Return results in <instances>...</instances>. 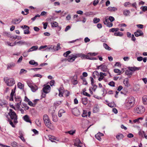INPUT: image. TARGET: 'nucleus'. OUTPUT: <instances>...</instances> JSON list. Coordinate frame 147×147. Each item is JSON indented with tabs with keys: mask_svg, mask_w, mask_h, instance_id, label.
I'll list each match as a JSON object with an SVG mask.
<instances>
[{
	"mask_svg": "<svg viewBox=\"0 0 147 147\" xmlns=\"http://www.w3.org/2000/svg\"><path fill=\"white\" fill-rule=\"evenodd\" d=\"M135 100L134 98L131 96H129L126 100L125 105L128 109L132 107L135 103Z\"/></svg>",
	"mask_w": 147,
	"mask_h": 147,
	"instance_id": "nucleus-1",
	"label": "nucleus"
},
{
	"mask_svg": "<svg viewBox=\"0 0 147 147\" xmlns=\"http://www.w3.org/2000/svg\"><path fill=\"white\" fill-rule=\"evenodd\" d=\"M43 120L46 126L51 129H53V125L51 123L49 118L47 115L45 114L43 115Z\"/></svg>",
	"mask_w": 147,
	"mask_h": 147,
	"instance_id": "nucleus-2",
	"label": "nucleus"
},
{
	"mask_svg": "<svg viewBox=\"0 0 147 147\" xmlns=\"http://www.w3.org/2000/svg\"><path fill=\"white\" fill-rule=\"evenodd\" d=\"M27 83L33 92H35L38 90V88L37 86L33 84L32 81L30 80L27 81Z\"/></svg>",
	"mask_w": 147,
	"mask_h": 147,
	"instance_id": "nucleus-3",
	"label": "nucleus"
},
{
	"mask_svg": "<svg viewBox=\"0 0 147 147\" xmlns=\"http://www.w3.org/2000/svg\"><path fill=\"white\" fill-rule=\"evenodd\" d=\"M9 114L10 115L11 119H13V122L14 123H17L18 122L17 121V116L15 112L13 111L12 109H9Z\"/></svg>",
	"mask_w": 147,
	"mask_h": 147,
	"instance_id": "nucleus-4",
	"label": "nucleus"
},
{
	"mask_svg": "<svg viewBox=\"0 0 147 147\" xmlns=\"http://www.w3.org/2000/svg\"><path fill=\"white\" fill-rule=\"evenodd\" d=\"M78 57H79V53L72 54L69 56L67 60L69 62H72L74 61L75 59Z\"/></svg>",
	"mask_w": 147,
	"mask_h": 147,
	"instance_id": "nucleus-5",
	"label": "nucleus"
},
{
	"mask_svg": "<svg viewBox=\"0 0 147 147\" xmlns=\"http://www.w3.org/2000/svg\"><path fill=\"white\" fill-rule=\"evenodd\" d=\"M135 109V112L138 113H141L144 112L145 110V108L142 106L136 107Z\"/></svg>",
	"mask_w": 147,
	"mask_h": 147,
	"instance_id": "nucleus-6",
	"label": "nucleus"
},
{
	"mask_svg": "<svg viewBox=\"0 0 147 147\" xmlns=\"http://www.w3.org/2000/svg\"><path fill=\"white\" fill-rule=\"evenodd\" d=\"M6 83L7 86H11L15 84V82L14 79L11 78L8 79L7 80Z\"/></svg>",
	"mask_w": 147,
	"mask_h": 147,
	"instance_id": "nucleus-7",
	"label": "nucleus"
},
{
	"mask_svg": "<svg viewBox=\"0 0 147 147\" xmlns=\"http://www.w3.org/2000/svg\"><path fill=\"white\" fill-rule=\"evenodd\" d=\"M79 54V57H80L82 59H89L90 60L91 57H90V55L87 54V55H85L82 53H80Z\"/></svg>",
	"mask_w": 147,
	"mask_h": 147,
	"instance_id": "nucleus-8",
	"label": "nucleus"
},
{
	"mask_svg": "<svg viewBox=\"0 0 147 147\" xmlns=\"http://www.w3.org/2000/svg\"><path fill=\"white\" fill-rule=\"evenodd\" d=\"M134 34L136 37H138L140 36H143V32L140 29L137 30L136 32H134Z\"/></svg>",
	"mask_w": 147,
	"mask_h": 147,
	"instance_id": "nucleus-9",
	"label": "nucleus"
},
{
	"mask_svg": "<svg viewBox=\"0 0 147 147\" xmlns=\"http://www.w3.org/2000/svg\"><path fill=\"white\" fill-rule=\"evenodd\" d=\"M72 113L75 116H78L80 114V112L76 108L73 109L72 110Z\"/></svg>",
	"mask_w": 147,
	"mask_h": 147,
	"instance_id": "nucleus-10",
	"label": "nucleus"
},
{
	"mask_svg": "<svg viewBox=\"0 0 147 147\" xmlns=\"http://www.w3.org/2000/svg\"><path fill=\"white\" fill-rule=\"evenodd\" d=\"M50 88V86L49 85H47L43 88V91L45 93H48L49 92Z\"/></svg>",
	"mask_w": 147,
	"mask_h": 147,
	"instance_id": "nucleus-11",
	"label": "nucleus"
},
{
	"mask_svg": "<svg viewBox=\"0 0 147 147\" xmlns=\"http://www.w3.org/2000/svg\"><path fill=\"white\" fill-rule=\"evenodd\" d=\"M128 69L131 71H136L138 70L141 69L140 67H129Z\"/></svg>",
	"mask_w": 147,
	"mask_h": 147,
	"instance_id": "nucleus-12",
	"label": "nucleus"
},
{
	"mask_svg": "<svg viewBox=\"0 0 147 147\" xmlns=\"http://www.w3.org/2000/svg\"><path fill=\"white\" fill-rule=\"evenodd\" d=\"M15 63H8L7 65V69H11L13 68L15 66Z\"/></svg>",
	"mask_w": 147,
	"mask_h": 147,
	"instance_id": "nucleus-13",
	"label": "nucleus"
},
{
	"mask_svg": "<svg viewBox=\"0 0 147 147\" xmlns=\"http://www.w3.org/2000/svg\"><path fill=\"white\" fill-rule=\"evenodd\" d=\"M23 118L24 119L26 122H29L30 123H31V121H30L29 117L28 115H26L24 116Z\"/></svg>",
	"mask_w": 147,
	"mask_h": 147,
	"instance_id": "nucleus-14",
	"label": "nucleus"
},
{
	"mask_svg": "<svg viewBox=\"0 0 147 147\" xmlns=\"http://www.w3.org/2000/svg\"><path fill=\"white\" fill-rule=\"evenodd\" d=\"M38 49V46H33L28 50V52H29L34 51L37 50Z\"/></svg>",
	"mask_w": 147,
	"mask_h": 147,
	"instance_id": "nucleus-15",
	"label": "nucleus"
},
{
	"mask_svg": "<svg viewBox=\"0 0 147 147\" xmlns=\"http://www.w3.org/2000/svg\"><path fill=\"white\" fill-rule=\"evenodd\" d=\"M7 102L4 100H0V105L1 106H6Z\"/></svg>",
	"mask_w": 147,
	"mask_h": 147,
	"instance_id": "nucleus-16",
	"label": "nucleus"
},
{
	"mask_svg": "<svg viewBox=\"0 0 147 147\" xmlns=\"http://www.w3.org/2000/svg\"><path fill=\"white\" fill-rule=\"evenodd\" d=\"M20 21L19 19H14L12 20L11 22L13 24H19Z\"/></svg>",
	"mask_w": 147,
	"mask_h": 147,
	"instance_id": "nucleus-17",
	"label": "nucleus"
},
{
	"mask_svg": "<svg viewBox=\"0 0 147 147\" xmlns=\"http://www.w3.org/2000/svg\"><path fill=\"white\" fill-rule=\"evenodd\" d=\"M142 99L143 104L144 105H147V96H143Z\"/></svg>",
	"mask_w": 147,
	"mask_h": 147,
	"instance_id": "nucleus-18",
	"label": "nucleus"
},
{
	"mask_svg": "<svg viewBox=\"0 0 147 147\" xmlns=\"http://www.w3.org/2000/svg\"><path fill=\"white\" fill-rule=\"evenodd\" d=\"M107 9L111 12L115 11L117 10V9L115 7H109Z\"/></svg>",
	"mask_w": 147,
	"mask_h": 147,
	"instance_id": "nucleus-19",
	"label": "nucleus"
},
{
	"mask_svg": "<svg viewBox=\"0 0 147 147\" xmlns=\"http://www.w3.org/2000/svg\"><path fill=\"white\" fill-rule=\"evenodd\" d=\"M102 134L100 133H98L97 134L95 135V138L99 141H100L101 140V138L100 137V136H102Z\"/></svg>",
	"mask_w": 147,
	"mask_h": 147,
	"instance_id": "nucleus-20",
	"label": "nucleus"
},
{
	"mask_svg": "<svg viewBox=\"0 0 147 147\" xmlns=\"http://www.w3.org/2000/svg\"><path fill=\"white\" fill-rule=\"evenodd\" d=\"M101 69L103 71H107L108 69L107 68V67L106 65L102 64L101 65Z\"/></svg>",
	"mask_w": 147,
	"mask_h": 147,
	"instance_id": "nucleus-21",
	"label": "nucleus"
},
{
	"mask_svg": "<svg viewBox=\"0 0 147 147\" xmlns=\"http://www.w3.org/2000/svg\"><path fill=\"white\" fill-rule=\"evenodd\" d=\"M18 99L19 100V102H18L17 103L16 106L18 108H19L20 107V105L21 102V99L20 98H15V100L16 101H17V100Z\"/></svg>",
	"mask_w": 147,
	"mask_h": 147,
	"instance_id": "nucleus-22",
	"label": "nucleus"
},
{
	"mask_svg": "<svg viewBox=\"0 0 147 147\" xmlns=\"http://www.w3.org/2000/svg\"><path fill=\"white\" fill-rule=\"evenodd\" d=\"M29 63L31 65H34L35 66H37L38 65V63L36 62L34 60H31L29 62Z\"/></svg>",
	"mask_w": 147,
	"mask_h": 147,
	"instance_id": "nucleus-23",
	"label": "nucleus"
},
{
	"mask_svg": "<svg viewBox=\"0 0 147 147\" xmlns=\"http://www.w3.org/2000/svg\"><path fill=\"white\" fill-rule=\"evenodd\" d=\"M123 136L122 134H119L116 136V138L118 140L123 139Z\"/></svg>",
	"mask_w": 147,
	"mask_h": 147,
	"instance_id": "nucleus-24",
	"label": "nucleus"
},
{
	"mask_svg": "<svg viewBox=\"0 0 147 147\" xmlns=\"http://www.w3.org/2000/svg\"><path fill=\"white\" fill-rule=\"evenodd\" d=\"M88 102V99L87 98H83L82 99V103L85 105H86Z\"/></svg>",
	"mask_w": 147,
	"mask_h": 147,
	"instance_id": "nucleus-25",
	"label": "nucleus"
},
{
	"mask_svg": "<svg viewBox=\"0 0 147 147\" xmlns=\"http://www.w3.org/2000/svg\"><path fill=\"white\" fill-rule=\"evenodd\" d=\"M114 35L117 36H122L123 35V34L122 32H117L114 33Z\"/></svg>",
	"mask_w": 147,
	"mask_h": 147,
	"instance_id": "nucleus-26",
	"label": "nucleus"
},
{
	"mask_svg": "<svg viewBox=\"0 0 147 147\" xmlns=\"http://www.w3.org/2000/svg\"><path fill=\"white\" fill-rule=\"evenodd\" d=\"M142 119H143L142 118L140 117L138 119H136L134 120L133 121V122L135 123H140V122L139 121L140 120H142Z\"/></svg>",
	"mask_w": 147,
	"mask_h": 147,
	"instance_id": "nucleus-27",
	"label": "nucleus"
},
{
	"mask_svg": "<svg viewBox=\"0 0 147 147\" xmlns=\"http://www.w3.org/2000/svg\"><path fill=\"white\" fill-rule=\"evenodd\" d=\"M60 44L59 43H58L57 44V46H55L54 47V51H57L61 49L60 47Z\"/></svg>",
	"mask_w": 147,
	"mask_h": 147,
	"instance_id": "nucleus-28",
	"label": "nucleus"
},
{
	"mask_svg": "<svg viewBox=\"0 0 147 147\" xmlns=\"http://www.w3.org/2000/svg\"><path fill=\"white\" fill-rule=\"evenodd\" d=\"M125 74L126 75L128 76H130L132 74V73L131 71L130 70H127L125 72Z\"/></svg>",
	"mask_w": 147,
	"mask_h": 147,
	"instance_id": "nucleus-29",
	"label": "nucleus"
},
{
	"mask_svg": "<svg viewBox=\"0 0 147 147\" xmlns=\"http://www.w3.org/2000/svg\"><path fill=\"white\" fill-rule=\"evenodd\" d=\"M123 83L125 85L127 86H129V81L127 79H125L123 81Z\"/></svg>",
	"mask_w": 147,
	"mask_h": 147,
	"instance_id": "nucleus-30",
	"label": "nucleus"
},
{
	"mask_svg": "<svg viewBox=\"0 0 147 147\" xmlns=\"http://www.w3.org/2000/svg\"><path fill=\"white\" fill-rule=\"evenodd\" d=\"M36 123V125L39 126H40L41 125V121L39 119H36L35 121Z\"/></svg>",
	"mask_w": 147,
	"mask_h": 147,
	"instance_id": "nucleus-31",
	"label": "nucleus"
},
{
	"mask_svg": "<svg viewBox=\"0 0 147 147\" xmlns=\"http://www.w3.org/2000/svg\"><path fill=\"white\" fill-rule=\"evenodd\" d=\"M103 46L106 49L108 50H110L111 49V48L108 46L106 43L103 44Z\"/></svg>",
	"mask_w": 147,
	"mask_h": 147,
	"instance_id": "nucleus-32",
	"label": "nucleus"
},
{
	"mask_svg": "<svg viewBox=\"0 0 147 147\" xmlns=\"http://www.w3.org/2000/svg\"><path fill=\"white\" fill-rule=\"evenodd\" d=\"M52 27H56L58 26V23L56 22H53L51 23Z\"/></svg>",
	"mask_w": 147,
	"mask_h": 147,
	"instance_id": "nucleus-33",
	"label": "nucleus"
},
{
	"mask_svg": "<svg viewBox=\"0 0 147 147\" xmlns=\"http://www.w3.org/2000/svg\"><path fill=\"white\" fill-rule=\"evenodd\" d=\"M103 20L104 24L105 25H106V24H107V23H108V22H109V19L107 18V17H106Z\"/></svg>",
	"mask_w": 147,
	"mask_h": 147,
	"instance_id": "nucleus-34",
	"label": "nucleus"
},
{
	"mask_svg": "<svg viewBox=\"0 0 147 147\" xmlns=\"http://www.w3.org/2000/svg\"><path fill=\"white\" fill-rule=\"evenodd\" d=\"M129 13V11L127 10H124L123 12L124 15L125 16H127Z\"/></svg>",
	"mask_w": 147,
	"mask_h": 147,
	"instance_id": "nucleus-35",
	"label": "nucleus"
},
{
	"mask_svg": "<svg viewBox=\"0 0 147 147\" xmlns=\"http://www.w3.org/2000/svg\"><path fill=\"white\" fill-rule=\"evenodd\" d=\"M81 79L83 81V84L86 85L87 84V82L86 80V79L82 77Z\"/></svg>",
	"mask_w": 147,
	"mask_h": 147,
	"instance_id": "nucleus-36",
	"label": "nucleus"
},
{
	"mask_svg": "<svg viewBox=\"0 0 147 147\" xmlns=\"http://www.w3.org/2000/svg\"><path fill=\"white\" fill-rule=\"evenodd\" d=\"M100 21V19L96 18H94L93 19V22L94 23H96Z\"/></svg>",
	"mask_w": 147,
	"mask_h": 147,
	"instance_id": "nucleus-37",
	"label": "nucleus"
},
{
	"mask_svg": "<svg viewBox=\"0 0 147 147\" xmlns=\"http://www.w3.org/2000/svg\"><path fill=\"white\" fill-rule=\"evenodd\" d=\"M63 113V110H61L59 111L58 115L59 117H61L62 114Z\"/></svg>",
	"mask_w": 147,
	"mask_h": 147,
	"instance_id": "nucleus-38",
	"label": "nucleus"
},
{
	"mask_svg": "<svg viewBox=\"0 0 147 147\" xmlns=\"http://www.w3.org/2000/svg\"><path fill=\"white\" fill-rule=\"evenodd\" d=\"M55 45H52L48 47L46 50H53L54 51Z\"/></svg>",
	"mask_w": 147,
	"mask_h": 147,
	"instance_id": "nucleus-39",
	"label": "nucleus"
},
{
	"mask_svg": "<svg viewBox=\"0 0 147 147\" xmlns=\"http://www.w3.org/2000/svg\"><path fill=\"white\" fill-rule=\"evenodd\" d=\"M27 72V71L25 69H21L20 72V74H25Z\"/></svg>",
	"mask_w": 147,
	"mask_h": 147,
	"instance_id": "nucleus-40",
	"label": "nucleus"
},
{
	"mask_svg": "<svg viewBox=\"0 0 147 147\" xmlns=\"http://www.w3.org/2000/svg\"><path fill=\"white\" fill-rule=\"evenodd\" d=\"M114 71L115 73L119 74H121V72L120 70L117 69H114Z\"/></svg>",
	"mask_w": 147,
	"mask_h": 147,
	"instance_id": "nucleus-41",
	"label": "nucleus"
},
{
	"mask_svg": "<svg viewBox=\"0 0 147 147\" xmlns=\"http://www.w3.org/2000/svg\"><path fill=\"white\" fill-rule=\"evenodd\" d=\"M88 54L90 55V56H93L96 55L98 54V53H88Z\"/></svg>",
	"mask_w": 147,
	"mask_h": 147,
	"instance_id": "nucleus-42",
	"label": "nucleus"
},
{
	"mask_svg": "<svg viewBox=\"0 0 147 147\" xmlns=\"http://www.w3.org/2000/svg\"><path fill=\"white\" fill-rule=\"evenodd\" d=\"M109 106L111 107H115V104L114 102H112L108 104Z\"/></svg>",
	"mask_w": 147,
	"mask_h": 147,
	"instance_id": "nucleus-43",
	"label": "nucleus"
},
{
	"mask_svg": "<svg viewBox=\"0 0 147 147\" xmlns=\"http://www.w3.org/2000/svg\"><path fill=\"white\" fill-rule=\"evenodd\" d=\"M71 53V51H69L66 52L65 53H64L63 55L65 57H67L68 56V55Z\"/></svg>",
	"mask_w": 147,
	"mask_h": 147,
	"instance_id": "nucleus-44",
	"label": "nucleus"
},
{
	"mask_svg": "<svg viewBox=\"0 0 147 147\" xmlns=\"http://www.w3.org/2000/svg\"><path fill=\"white\" fill-rule=\"evenodd\" d=\"M61 103V101H58L54 103V105L55 106H58L59 105H60Z\"/></svg>",
	"mask_w": 147,
	"mask_h": 147,
	"instance_id": "nucleus-45",
	"label": "nucleus"
},
{
	"mask_svg": "<svg viewBox=\"0 0 147 147\" xmlns=\"http://www.w3.org/2000/svg\"><path fill=\"white\" fill-rule=\"evenodd\" d=\"M107 26L108 27H111L113 26V24L112 23L109 22L107 23V24H106Z\"/></svg>",
	"mask_w": 147,
	"mask_h": 147,
	"instance_id": "nucleus-46",
	"label": "nucleus"
},
{
	"mask_svg": "<svg viewBox=\"0 0 147 147\" xmlns=\"http://www.w3.org/2000/svg\"><path fill=\"white\" fill-rule=\"evenodd\" d=\"M77 76L76 75H75L73 77L72 81H77Z\"/></svg>",
	"mask_w": 147,
	"mask_h": 147,
	"instance_id": "nucleus-47",
	"label": "nucleus"
},
{
	"mask_svg": "<svg viewBox=\"0 0 147 147\" xmlns=\"http://www.w3.org/2000/svg\"><path fill=\"white\" fill-rule=\"evenodd\" d=\"M108 84L111 86L114 87L115 86V83L113 81L110 82Z\"/></svg>",
	"mask_w": 147,
	"mask_h": 147,
	"instance_id": "nucleus-48",
	"label": "nucleus"
},
{
	"mask_svg": "<svg viewBox=\"0 0 147 147\" xmlns=\"http://www.w3.org/2000/svg\"><path fill=\"white\" fill-rule=\"evenodd\" d=\"M28 103L29 105H30L32 107H34L36 103H35V104H34L32 103V102L30 101H29L28 102Z\"/></svg>",
	"mask_w": 147,
	"mask_h": 147,
	"instance_id": "nucleus-49",
	"label": "nucleus"
},
{
	"mask_svg": "<svg viewBox=\"0 0 147 147\" xmlns=\"http://www.w3.org/2000/svg\"><path fill=\"white\" fill-rule=\"evenodd\" d=\"M11 146L13 147H17V143L15 142H13L11 143Z\"/></svg>",
	"mask_w": 147,
	"mask_h": 147,
	"instance_id": "nucleus-50",
	"label": "nucleus"
},
{
	"mask_svg": "<svg viewBox=\"0 0 147 147\" xmlns=\"http://www.w3.org/2000/svg\"><path fill=\"white\" fill-rule=\"evenodd\" d=\"M109 20H110L111 22H112L115 20L114 18L112 16H110L109 18Z\"/></svg>",
	"mask_w": 147,
	"mask_h": 147,
	"instance_id": "nucleus-51",
	"label": "nucleus"
},
{
	"mask_svg": "<svg viewBox=\"0 0 147 147\" xmlns=\"http://www.w3.org/2000/svg\"><path fill=\"white\" fill-rule=\"evenodd\" d=\"M98 2L99 1L98 0H94L93 2V5L94 6H95L98 3Z\"/></svg>",
	"mask_w": 147,
	"mask_h": 147,
	"instance_id": "nucleus-52",
	"label": "nucleus"
},
{
	"mask_svg": "<svg viewBox=\"0 0 147 147\" xmlns=\"http://www.w3.org/2000/svg\"><path fill=\"white\" fill-rule=\"evenodd\" d=\"M40 15H37L36 16H35L34 18H31V20H32V21H34V20H35L37 17H40Z\"/></svg>",
	"mask_w": 147,
	"mask_h": 147,
	"instance_id": "nucleus-53",
	"label": "nucleus"
},
{
	"mask_svg": "<svg viewBox=\"0 0 147 147\" xmlns=\"http://www.w3.org/2000/svg\"><path fill=\"white\" fill-rule=\"evenodd\" d=\"M16 89V88H15V89L13 90V89L12 90L10 94V96H13L14 94L15 93V90Z\"/></svg>",
	"mask_w": 147,
	"mask_h": 147,
	"instance_id": "nucleus-54",
	"label": "nucleus"
},
{
	"mask_svg": "<svg viewBox=\"0 0 147 147\" xmlns=\"http://www.w3.org/2000/svg\"><path fill=\"white\" fill-rule=\"evenodd\" d=\"M141 8H142V10L143 11H145L147 10V6H143Z\"/></svg>",
	"mask_w": 147,
	"mask_h": 147,
	"instance_id": "nucleus-55",
	"label": "nucleus"
},
{
	"mask_svg": "<svg viewBox=\"0 0 147 147\" xmlns=\"http://www.w3.org/2000/svg\"><path fill=\"white\" fill-rule=\"evenodd\" d=\"M18 87L20 89H21L22 88V84L21 83H20V82H18Z\"/></svg>",
	"mask_w": 147,
	"mask_h": 147,
	"instance_id": "nucleus-56",
	"label": "nucleus"
},
{
	"mask_svg": "<svg viewBox=\"0 0 147 147\" xmlns=\"http://www.w3.org/2000/svg\"><path fill=\"white\" fill-rule=\"evenodd\" d=\"M28 29H29L27 28V30H25L24 31V33L25 34H28L30 32Z\"/></svg>",
	"mask_w": 147,
	"mask_h": 147,
	"instance_id": "nucleus-57",
	"label": "nucleus"
},
{
	"mask_svg": "<svg viewBox=\"0 0 147 147\" xmlns=\"http://www.w3.org/2000/svg\"><path fill=\"white\" fill-rule=\"evenodd\" d=\"M139 28L142 29L143 28V25L142 24H138L136 25Z\"/></svg>",
	"mask_w": 147,
	"mask_h": 147,
	"instance_id": "nucleus-58",
	"label": "nucleus"
},
{
	"mask_svg": "<svg viewBox=\"0 0 147 147\" xmlns=\"http://www.w3.org/2000/svg\"><path fill=\"white\" fill-rule=\"evenodd\" d=\"M131 5V3L129 2H126L124 3V6L125 7H127V6L129 5Z\"/></svg>",
	"mask_w": 147,
	"mask_h": 147,
	"instance_id": "nucleus-59",
	"label": "nucleus"
},
{
	"mask_svg": "<svg viewBox=\"0 0 147 147\" xmlns=\"http://www.w3.org/2000/svg\"><path fill=\"white\" fill-rule=\"evenodd\" d=\"M59 92V95L60 97H62L63 96V93L64 92L63 91H60V92Z\"/></svg>",
	"mask_w": 147,
	"mask_h": 147,
	"instance_id": "nucleus-60",
	"label": "nucleus"
},
{
	"mask_svg": "<svg viewBox=\"0 0 147 147\" xmlns=\"http://www.w3.org/2000/svg\"><path fill=\"white\" fill-rule=\"evenodd\" d=\"M9 124L11 125V126L13 127H15V125L13 124V122L10 120H9Z\"/></svg>",
	"mask_w": 147,
	"mask_h": 147,
	"instance_id": "nucleus-61",
	"label": "nucleus"
},
{
	"mask_svg": "<svg viewBox=\"0 0 147 147\" xmlns=\"http://www.w3.org/2000/svg\"><path fill=\"white\" fill-rule=\"evenodd\" d=\"M47 12L45 11H43L41 13L40 15L41 16H45L47 14Z\"/></svg>",
	"mask_w": 147,
	"mask_h": 147,
	"instance_id": "nucleus-62",
	"label": "nucleus"
},
{
	"mask_svg": "<svg viewBox=\"0 0 147 147\" xmlns=\"http://www.w3.org/2000/svg\"><path fill=\"white\" fill-rule=\"evenodd\" d=\"M127 137L129 138H131L134 137V135L131 133H129L127 135Z\"/></svg>",
	"mask_w": 147,
	"mask_h": 147,
	"instance_id": "nucleus-63",
	"label": "nucleus"
},
{
	"mask_svg": "<svg viewBox=\"0 0 147 147\" xmlns=\"http://www.w3.org/2000/svg\"><path fill=\"white\" fill-rule=\"evenodd\" d=\"M90 39L88 37H86L84 39V42H87L90 41Z\"/></svg>",
	"mask_w": 147,
	"mask_h": 147,
	"instance_id": "nucleus-64",
	"label": "nucleus"
}]
</instances>
